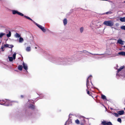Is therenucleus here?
<instances>
[{
  "mask_svg": "<svg viewBox=\"0 0 125 125\" xmlns=\"http://www.w3.org/2000/svg\"><path fill=\"white\" fill-rule=\"evenodd\" d=\"M16 53L15 52L14 54H13V58L14 59H15L16 55Z\"/></svg>",
  "mask_w": 125,
  "mask_h": 125,
  "instance_id": "obj_27",
  "label": "nucleus"
},
{
  "mask_svg": "<svg viewBox=\"0 0 125 125\" xmlns=\"http://www.w3.org/2000/svg\"><path fill=\"white\" fill-rule=\"evenodd\" d=\"M124 67L123 66H121L120 68L117 71V73H119V72L121 71V70L124 68Z\"/></svg>",
  "mask_w": 125,
  "mask_h": 125,
  "instance_id": "obj_21",
  "label": "nucleus"
},
{
  "mask_svg": "<svg viewBox=\"0 0 125 125\" xmlns=\"http://www.w3.org/2000/svg\"><path fill=\"white\" fill-rule=\"evenodd\" d=\"M4 101V102H5V101Z\"/></svg>",
  "mask_w": 125,
  "mask_h": 125,
  "instance_id": "obj_40",
  "label": "nucleus"
},
{
  "mask_svg": "<svg viewBox=\"0 0 125 125\" xmlns=\"http://www.w3.org/2000/svg\"><path fill=\"white\" fill-rule=\"evenodd\" d=\"M23 67L26 70H27L28 69V67L27 65L23 62L22 64Z\"/></svg>",
  "mask_w": 125,
  "mask_h": 125,
  "instance_id": "obj_10",
  "label": "nucleus"
},
{
  "mask_svg": "<svg viewBox=\"0 0 125 125\" xmlns=\"http://www.w3.org/2000/svg\"><path fill=\"white\" fill-rule=\"evenodd\" d=\"M124 47H125V45L124 46Z\"/></svg>",
  "mask_w": 125,
  "mask_h": 125,
  "instance_id": "obj_39",
  "label": "nucleus"
},
{
  "mask_svg": "<svg viewBox=\"0 0 125 125\" xmlns=\"http://www.w3.org/2000/svg\"><path fill=\"white\" fill-rule=\"evenodd\" d=\"M9 45L8 44H5L4 45V47H13V46L12 45H11V46H10V47H9Z\"/></svg>",
  "mask_w": 125,
  "mask_h": 125,
  "instance_id": "obj_17",
  "label": "nucleus"
},
{
  "mask_svg": "<svg viewBox=\"0 0 125 125\" xmlns=\"http://www.w3.org/2000/svg\"><path fill=\"white\" fill-rule=\"evenodd\" d=\"M83 120L84 121V122L85 120H84V117H83Z\"/></svg>",
  "mask_w": 125,
  "mask_h": 125,
  "instance_id": "obj_35",
  "label": "nucleus"
},
{
  "mask_svg": "<svg viewBox=\"0 0 125 125\" xmlns=\"http://www.w3.org/2000/svg\"><path fill=\"white\" fill-rule=\"evenodd\" d=\"M102 98L103 99H106V97L104 95L102 94L101 95Z\"/></svg>",
  "mask_w": 125,
  "mask_h": 125,
  "instance_id": "obj_22",
  "label": "nucleus"
},
{
  "mask_svg": "<svg viewBox=\"0 0 125 125\" xmlns=\"http://www.w3.org/2000/svg\"><path fill=\"white\" fill-rule=\"evenodd\" d=\"M23 38L21 37H20L19 38V42L20 43H21L23 42Z\"/></svg>",
  "mask_w": 125,
  "mask_h": 125,
  "instance_id": "obj_15",
  "label": "nucleus"
},
{
  "mask_svg": "<svg viewBox=\"0 0 125 125\" xmlns=\"http://www.w3.org/2000/svg\"><path fill=\"white\" fill-rule=\"evenodd\" d=\"M37 48V47H35V48L36 49V48Z\"/></svg>",
  "mask_w": 125,
  "mask_h": 125,
  "instance_id": "obj_38",
  "label": "nucleus"
},
{
  "mask_svg": "<svg viewBox=\"0 0 125 125\" xmlns=\"http://www.w3.org/2000/svg\"><path fill=\"white\" fill-rule=\"evenodd\" d=\"M124 2L125 3V1H124Z\"/></svg>",
  "mask_w": 125,
  "mask_h": 125,
  "instance_id": "obj_41",
  "label": "nucleus"
},
{
  "mask_svg": "<svg viewBox=\"0 0 125 125\" xmlns=\"http://www.w3.org/2000/svg\"><path fill=\"white\" fill-rule=\"evenodd\" d=\"M118 53L119 55L125 56V52H119Z\"/></svg>",
  "mask_w": 125,
  "mask_h": 125,
  "instance_id": "obj_14",
  "label": "nucleus"
},
{
  "mask_svg": "<svg viewBox=\"0 0 125 125\" xmlns=\"http://www.w3.org/2000/svg\"><path fill=\"white\" fill-rule=\"evenodd\" d=\"M87 93L89 95V91H88L87 90Z\"/></svg>",
  "mask_w": 125,
  "mask_h": 125,
  "instance_id": "obj_32",
  "label": "nucleus"
},
{
  "mask_svg": "<svg viewBox=\"0 0 125 125\" xmlns=\"http://www.w3.org/2000/svg\"><path fill=\"white\" fill-rule=\"evenodd\" d=\"M35 24L43 32H45L46 30L43 27L36 23H35Z\"/></svg>",
  "mask_w": 125,
  "mask_h": 125,
  "instance_id": "obj_6",
  "label": "nucleus"
},
{
  "mask_svg": "<svg viewBox=\"0 0 125 125\" xmlns=\"http://www.w3.org/2000/svg\"><path fill=\"white\" fill-rule=\"evenodd\" d=\"M11 33L10 31H9L8 33L7 34V37H10L11 36Z\"/></svg>",
  "mask_w": 125,
  "mask_h": 125,
  "instance_id": "obj_20",
  "label": "nucleus"
},
{
  "mask_svg": "<svg viewBox=\"0 0 125 125\" xmlns=\"http://www.w3.org/2000/svg\"><path fill=\"white\" fill-rule=\"evenodd\" d=\"M25 50L26 51L28 52L31 51V47H27L26 48Z\"/></svg>",
  "mask_w": 125,
  "mask_h": 125,
  "instance_id": "obj_9",
  "label": "nucleus"
},
{
  "mask_svg": "<svg viewBox=\"0 0 125 125\" xmlns=\"http://www.w3.org/2000/svg\"><path fill=\"white\" fill-rule=\"evenodd\" d=\"M75 122L76 123L78 124H79V121L78 119H77L75 121Z\"/></svg>",
  "mask_w": 125,
  "mask_h": 125,
  "instance_id": "obj_30",
  "label": "nucleus"
},
{
  "mask_svg": "<svg viewBox=\"0 0 125 125\" xmlns=\"http://www.w3.org/2000/svg\"><path fill=\"white\" fill-rule=\"evenodd\" d=\"M84 28L83 27H81L80 28V31L81 33H82L83 31Z\"/></svg>",
  "mask_w": 125,
  "mask_h": 125,
  "instance_id": "obj_16",
  "label": "nucleus"
},
{
  "mask_svg": "<svg viewBox=\"0 0 125 125\" xmlns=\"http://www.w3.org/2000/svg\"><path fill=\"white\" fill-rule=\"evenodd\" d=\"M1 105H3V104H0Z\"/></svg>",
  "mask_w": 125,
  "mask_h": 125,
  "instance_id": "obj_37",
  "label": "nucleus"
},
{
  "mask_svg": "<svg viewBox=\"0 0 125 125\" xmlns=\"http://www.w3.org/2000/svg\"><path fill=\"white\" fill-rule=\"evenodd\" d=\"M102 124L104 125H112V124L110 122H106V121H104L102 122Z\"/></svg>",
  "mask_w": 125,
  "mask_h": 125,
  "instance_id": "obj_7",
  "label": "nucleus"
},
{
  "mask_svg": "<svg viewBox=\"0 0 125 125\" xmlns=\"http://www.w3.org/2000/svg\"><path fill=\"white\" fill-rule=\"evenodd\" d=\"M120 20L122 22H125V17L120 18Z\"/></svg>",
  "mask_w": 125,
  "mask_h": 125,
  "instance_id": "obj_13",
  "label": "nucleus"
},
{
  "mask_svg": "<svg viewBox=\"0 0 125 125\" xmlns=\"http://www.w3.org/2000/svg\"><path fill=\"white\" fill-rule=\"evenodd\" d=\"M14 36L17 38H20L21 37V35L17 33H16L14 35Z\"/></svg>",
  "mask_w": 125,
  "mask_h": 125,
  "instance_id": "obj_12",
  "label": "nucleus"
},
{
  "mask_svg": "<svg viewBox=\"0 0 125 125\" xmlns=\"http://www.w3.org/2000/svg\"><path fill=\"white\" fill-rule=\"evenodd\" d=\"M21 97H23V96L22 95H21Z\"/></svg>",
  "mask_w": 125,
  "mask_h": 125,
  "instance_id": "obj_36",
  "label": "nucleus"
},
{
  "mask_svg": "<svg viewBox=\"0 0 125 125\" xmlns=\"http://www.w3.org/2000/svg\"><path fill=\"white\" fill-rule=\"evenodd\" d=\"M5 103L4 105L6 106H8L11 105V103H12L13 102L10 101L9 100H5Z\"/></svg>",
  "mask_w": 125,
  "mask_h": 125,
  "instance_id": "obj_5",
  "label": "nucleus"
},
{
  "mask_svg": "<svg viewBox=\"0 0 125 125\" xmlns=\"http://www.w3.org/2000/svg\"><path fill=\"white\" fill-rule=\"evenodd\" d=\"M112 114L114 115L115 116L118 117L119 116L118 114V113H112Z\"/></svg>",
  "mask_w": 125,
  "mask_h": 125,
  "instance_id": "obj_24",
  "label": "nucleus"
},
{
  "mask_svg": "<svg viewBox=\"0 0 125 125\" xmlns=\"http://www.w3.org/2000/svg\"><path fill=\"white\" fill-rule=\"evenodd\" d=\"M103 24L106 25L111 26L114 25V22L112 21H104Z\"/></svg>",
  "mask_w": 125,
  "mask_h": 125,
  "instance_id": "obj_2",
  "label": "nucleus"
},
{
  "mask_svg": "<svg viewBox=\"0 0 125 125\" xmlns=\"http://www.w3.org/2000/svg\"><path fill=\"white\" fill-rule=\"evenodd\" d=\"M121 28L122 30H125V26H121Z\"/></svg>",
  "mask_w": 125,
  "mask_h": 125,
  "instance_id": "obj_28",
  "label": "nucleus"
},
{
  "mask_svg": "<svg viewBox=\"0 0 125 125\" xmlns=\"http://www.w3.org/2000/svg\"><path fill=\"white\" fill-rule=\"evenodd\" d=\"M24 17L26 18L27 19H29V20H31V21H33L29 17H27V16H24Z\"/></svg>",
  "mask_w": 125,
  "mask_h": 125,
  "instance_id": "obj_29",
  "label": "nucleus"
},
{
  "mask_svg": "<svg viewBox=\"0 0 125 125\" xmlns=\"http://www.w3.org/2000/svg\"><path fill=\"white\" fill-rule=\"evenodd\" d=\"M32 107H31V108H34V106L33 105H32Z\"/></svg>",
  "mask_w": 125,
  "mask_h": 125,
  "instance_id": "obj_33",
  "label": "nucleus"
},
{
  "mask_svg": "<svg viewBox=\"0 0 125 125\" xmlns=\"http://www.w3.org/2000/svg\"><path fill=\"white\" fill-rule=\"evenodd\" d=\"M101 26V24L99 21H92L90 25V27L93 29L94 27L96 28H99Z\"/></svg>",
  "mask_w": 125,
  "mask_h": 125,
  "instance_id": "obj_1",
  "label": "nucleus"
},
{
  "mask_svg": "<svg viewBox=\"0 0 125 125\" xmlns=\"http://www.w3.org/2000/svg\"><path fill=\"white\" fill-rule=\"evenodd\" d=\"M91 76H90L87 79V81L86 85L88 89H89V88H90V86H91V85L92 84V83L91 82L89 83V78L90 79L91 77Z\"/></svg>",
  "mask_w": 125,
  "mask_h": 125,
  "instance_id": "obj_3",
  "label": "nucleus"
},
{
  "mask_svg": "<svg viewBox=\"0 0 125 125\" xmlns=\"http://www.w3.org/2000/svg\"><path fill=\"white\" fill-rule=\"evenodd\" d=\"M23 67L22 65H19L18 66V69L20 70L21 71L22 70Z\"/></svg>",
  "mask_w": 125,
  "mask_h": 125,
  "instance_id": "obj_18",
  "label": "nucleus"
},
{
  "mask_svg": "<svg viewBox=\"0 0 125 125\" xmlns=\"http://www.w3.org/2000/svg\"><path fill=\"white\" fill-rule=\"evenodd\" d=\"M12 13L13 14H18L21 16H23L24 15L22 13L19 12L18 11L16 10H13L12 11Z\"/></svg>",
  "mask_w": 125,
  "mask_h": 125,
  "instance_id": "obj_4",
  "label": "nucleus"
},
{
  "mask_svg": "<svg viewBox=\"0 0 125 125\" xmlns=\"http://www.w3.org/2000/svg\"><path fill=\"white\" fill-rule=\"evenodd\" d=\"M117 121L120 123L121 122V120L120 118H118L117 119Z\"/></svg>",
  "mask_w": 125,
  "mask_h": 125,
  "instance_id": "obj_31",
  "label": "nucleus"
},
{
  "mask_svg": "<svg viewBox=\"0 0 125 125\" xmlns=\"http://www.w3.org/2000/svg\"><path fill=\"white\" fill-rule=\"evenodd\" d=\"M1 48L2 49H3L4 48V47H3V46H2L1 47Z\"/></svg>",
  "mask_w": 125,
  "mask_h": 125,
  "instance_id": "obj_34",
  "label": "nucleus"
},
{
  "mask_svg": "<svg viewBox=\"0 0 125 125\" xmlns=\"http://www.w3.org/2000/svg\"><path fill=\"white\" fill-rule=\"evenodd\" d=\"M117 113L119 115H121L124 114V112L123 110H121L118 111Z\"/></svg>",
  "mask_w": 125,
  "mask_h": 125,
  "instance_id": "obj_11",
  "label": "nucleus"
},
{
  "mask_svg": "<svg viewBox=\"0 0 125 125\" xmlns=\"http://www.w3.org/2000/svg\"><path fill=\"white\" fill-rule=\"evenodd\" d=\"M63 22L64 24L65 25H66L67 23V21L66 19H64L63 20Z\"/></svg>",
  "mask_w": 125,
  "mask_h": 125,
  "instance_id": "obj_19",
  "label": "nucleus"
},
{
  "mask_svg": "<svg viewBox=\"0 0 125 125\" xmlns=\"http://www.w3.org/2000/svg\"><path fill=\"white\" fill-rule=\"evenodd\" d=\"M8 58L9 59V60L10 61H12L13 58L12 57H9Z\"/></svg>",
  "mask_w": 125,
  "mask_h": 125,
  "instance_id": "obj_25",
  "label": "nucleus"
},
{
  "mask_svg": "<svg viewBox=\"0 0 125 125\" xmlns=\"http://www.w3.org/2000/svg\"><path fill=\"white\" fill-rule=\"evenodd\" d=\"M5 34L3 33H0V38H1L3 35Z\"/></svg>",
  "mask_w": 125,
  "mask_h": 125,
  "instance_id": "obj_23",
  "label": "nucleus"
},
{
  "mask_svg": "<svg viewBox=\"0 0 125 125\" xmlns=\"http://www.w3.org/2000/svg\"><path fill=\"white\" fill-rule=\"evenodd\" d=\"M112 13V12L111 11H109L106 12L105 13L106 14H111ZM105 13H103V14H104Z\"/></svg>",
  "mask_w": 125,
  "mask_h": 125,
  "instance_id": "obj_26",
  "label": "nucleus"
},
{
  "mask_svg": "<svg viewBox=\"0 0 125 125\" xmlns=\"http://www.w3.org/2000/svg\"><path fill=\"white\" fill-rule=\"evenodd\" d=\"M124 42V41H122L121 39H119L117 41V43H119L121 45H123Z\"/></svg>",
  "mask_w": 125,
  "mask_h": 125,
  "instance_id": "obj_8",
  "label": "nucleus"
}]
</instances>
